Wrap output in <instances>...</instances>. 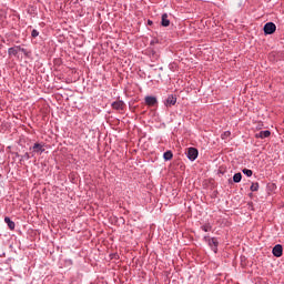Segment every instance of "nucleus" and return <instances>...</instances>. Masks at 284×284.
Masks as SVG:
<instances>
[{
	"instance_id": "obj_1",
	"label": "nucleus",
	"mask_w": 284,
	"mask_h": 284,
	"mask_svg": "<svg viewBox=\"0 0 284 284\" xmlns=\"http://www.w3.org/2000/svg\"><path fill=\"white\" fill-rule=\"evenodd\" d=\"M276 32V24L274 22H267L264 26V34H274Z\"/></svg>"
},
{
	"instance_id": "obj_2",
	"label": "nucleus",
	"mask_w": 284,
	"mask_h": 284,
	"mask_svg": "<svg viewBox=\"0 0 284 284\" xmlns=\"http://www.w3.org/2000/svg\"><path fill=\"white\" fill-rule=\"evenodd\" d=\"M186 156L190 161H196V159L199 156V150H196L194 148H189L187 152H186Z\"/></svg>"
},
{
	"instance_id": "obj_3",
	"label": "nucleus",
	"mask_w": 284,
	"mask_h": 284,
	"mask_svg": "<svg viewBox=\"0 0 284 284\" xmlns=\"http://www.w3.org/2000/svg\"><path fill=\"white\" fill-rule=\"evenodd\" d=\"M145 104L149 105V108H154L159 101L156 100V97L148 95L144 99Z\"/></svg>"
},
{
	"instance_id": "obj_4",
	"label": "nucleus",
	"mask_w": 284,
	"mask_h": 284,
	"mask_svg": "<svg viewBox=\"0 0 284 284\" xmlns=\"http://www.w3.org/2000/svg\"><path fill=\"white\" fill-rule=\"evenodd\" d=\"M273 255L276 256V258H281V256H283V245L281 244H276L273 247Z\"/></svg>"
},
{
	"instance_id": "obj_5",
	"label": "nucleus",
	"mask_w": 284,
	"mask_h": 284,
	"mask_svg": "<svg viewBox=\"0 0 284 284\" xmlns=\"http://www.w3.org/2000/svg\"><path fill=\"white\" fill-rule=\"evenodd\" d=\"M209 245L212 247L213 252H217L219 250V240L216 237L209 239Z\"/></svg>"
},
{
	"instance_id": "obj_6",
	"label": "nucleus",
	"mask_w": 284,
	"mask_h": 284,
	"mask_svg": "<svg viewBox=\"0 0 284 284\" xmlns=\"http://www.w3.org/2000/svg\"><path fill=\"white\" fill-rule=\"evenodd\" d=\"M165 105H166V108H172V105H176V97L169 95L165 101Z\"/></svg>"
},
{
	"instance_id": "obj_7",
	"label": "nucleus",
	"mask_w": 284,
	"mask_h": 284,
	"mask_svg": "<svg viewBox=\"0 0 284 284\" xmlns=\"http://www.w3.org/2000/svg\"><path fill=\"white\" fill-rule=\"evenodd\" d=\"M271 134H272V132H270L268 130L261 131L255 134V139H267L268 136H271Z\"/></svg>"
},
{
	"instance_id": "obj_8",
	"label": "nucleus",
	"mask_w": 284,
	"mask_h": 284,
	"mask_svg": "<svg viewBox=\"0 0 284 284\" xmlns=\"http://www.w3.org/2000/svg\"><path fill=\"white\" fill-rule=\"evenodd\" d=\"M111 105L113 110H123L125 108V103L121 100L113 102Z\"/></svg>"
},
{
	"instance_id": "obj_9",
	"label": "nucleus",
	"mask_w": 284,
	"mask_h": 284,
	"mask_svg": "<svg viewBox=\"0 0 284 284\" xmlns=\"http://www.w3.org/2000/svg\"><path fill=\"white\" fill-rule=\"evenodd\" d=\"M20 50H21L20 45L9 48L8 54L17 57V54H19Z\"/></svg>"
},
{
	"instance_id": "obj_10",
	"label": "nucleus",
	"mask_w": 284,
	"mask_h": 284,
	"mask_svg": "<svg viewBox=\"0 0 284 284\" xmlns=\"http://www.w3.org/2000/svg\"><path fill=\"white\" fill-rule=\"evenodd\" d=\"M161 26H163V28H168L170 26V19H168V13L162 14Z\"/></svg>"
},
{
	"instance_id": "obj_11",
	"label": "nucleus",
	"mask_w": 284,
	"mask_h": 284,
	"mask_svg": "<svg viewBox=\"0 0 284 284\" xmlns=\"http://www.w3.org/2000/svg\"><path fill=\"white\" fill-rule=\"evenodd\" d=\"M4 223H7L9 230H14L16 227L14 222L10 220V217H4Z\"/></svg>"
},
{
	"instance_id": "obj_12",
	"label": "nucleus",
	"mask_w": 284,
	"mask_h": 284,
	"mask_svg": "<svg viewBox=\"0 0 284 284\" xmlns=\"http://www.w3.org/2000/svg\"><path fill=\"white\" fill-rule=\"evenodd\" d=\"M174 156V154L172 153V151H166L163 154V159L164 161H172V158Z\"/></svg>"
},
{
	"instance_id": "obj_13",
	"label": "nucleus",
	"mask_w": 284,
	"mask_h": 284,
	"mask_svg": "<svg viewBox=\"0 0 284 284\" xmlns=\"http://www.w3.org/2000/svg\"><path fill=\"white\" fill-rule=\"evenodd\" d=\"M33 152H44V149H43V146L41 144L36 143L33 145Z\"/></svg>"
},
{
	"instance_id": "obj_14",
	"label": "nucleus",
	"mask_w": 284,
	"mask_h": 284,
	"mask_svg": "<svg viewBox=\"0 0 284 284\" xmlns=\"http://www.w3.org/2000/svg\"><path fill=\"white\" fill-rule=\"evenodd\" d=\"M242 179H243V175L241 173H235L233 176L234 183H241Z\"/></svg>"
},
{
	"instance_id": "obj_15",
	"label": "nucleus",
	"mask_w": 284,
	"mask_h": 284,
	"mask_svg": "<svg viewBox=\"0 0 284 284\" xmlns=\"http://www.w3.org/2000/svg\"><path fill=\"white\" fill-rule=\"evenodd\" d=\"M251 192H258V182L252 183V185H251Z\"/></svg>"
},
{
	"instance_id": "obj_16",
	"label": "nucleus",
	"mask_w": 284,
	"mask_h": 284,
	"mask_svg": "<svg viewBox=\"0 0 284 284\" xmlns=\"http://www.w3.org/2000/svg\"><path fill=\"white\" fill-rule=\"evenodd\" d=\"M243 174H245L246 176H252V174H254V172L250 169H244L242 170Z\"/></svg>"
},
{
	"instance_id": "obj_17",
	"label": "nucleus",
	"mask_w": 284,
	"mask_h": 284,
	"mask_svg": "<svg viewBox=\"0 0 284 284\" xmlns=\"http://www.w3.org/2000/svg\"><path fill=\"white\" fill-rule=\"evenodd\" d=\"M203 232H212V225L205 224L202 226Z\"/></svg>"
},
{
	"instance_id": "obj_18",
	"label": "nucleus",
	"mask_w": 284,
	"mask_h": 284,
	"mask_svg": "<svg viewBox=\"0 0 284 284\" xmlns=\"http://www.w3.org/2000/svg\"><path fill=\"white\" fill-rule=\"evenodd\" d=\"M31 37L33 39H37V37H39V32L36 29H33L32 32H31Z\"/></svg>"
},
{
	"instance_id": "obj_19",
	"label": "nucleus",
	"mask_w": 284,
	"mask_h": 284,
	"mask_svg": "<svg viewBox=\"0 0 284 284\" xmlns=\"http://www.w3.org/2000/svg\"><path fill=\"white\" fill-rule=\"evenodd\" d=\"M230 131H225L223 134H222V139H227V136H230Z\"/></svg>"
},
{
	"instance_id": "obj_20",
	"label": "nucleus",
	"mask_w": 284,
	"mask_h": 284,
	"mask_svg": "<svg viewBox=\"0 0 284 284\" xmlns=\"http://www.w3.org/2000/svg\"><path fill=\"white\" fill-rule=\"evenodd\" d=\"M20 52L24 53L26 55H28V50H26L24 48L20 47Z\"/></svg>"
}]
</instances>
